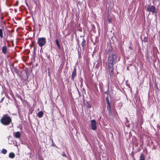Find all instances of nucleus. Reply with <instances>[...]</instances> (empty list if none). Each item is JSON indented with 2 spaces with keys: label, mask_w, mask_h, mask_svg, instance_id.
<instances>
[{
  "label": "nucleus",
  "mask_w": 160,
  "mask_h": 160,
  "mask_svg": "<svg viewBox=\"0 0 160 160\" xmlns=\"http://www.w3.org/2000/svg\"><path fill=\"white\" fill-rule=\"evenodd\" d=\"M117 62V56L113 53H109L108 62L110 75H112L113 72V64L116 63Z\"/></svg>",
  "instance_id": "1"
},
{
  "label": "nucleus",
  "mask_w": 160,
  "mask_h": 160,
  "mask_svg": "<svg viewBox=\"0 0 160 160\" xmlns=\"http://www.w3.org/2000/svg\"><path fill=\"white\" fill-rule=\"evenodd\" d=\"M11 122V118L7 114L3 115L0 120V122L4 126L8 125Z\"/></svg>",
  "instance_id": "2"
},
{
  "label": "nucleus",
  "mask_w": 160,
  "mask_h": 160,
  "mask_svg": "<svg viewBox=\"0 0 160 160\" xmlns=\"http://www.w3.org/2000/svg\"><path fill=\"white\" fill-rule=\"evenodd\" d=\"M46 39L45 38L42 37L39 38L38 40V44L39 46L42 48V46H44L46 43Z\"/></svg>",
  "instance_id": "3"
},
{
  "label": "nucleus",
  "mask_w": 160,
  "mask_h": 160,
  "mask_svg": "<svg viewBox=\"0 0 160 160\" xmlns=\"http://www.w3.org/2000/svg\"><path fill=\"white\" fill-rule=\"evenodd\" d=\"M92 129L93 130H95L97 128L96 122L95 120H92L91 121Z\"/></svg>",
  "instance_id": "4"
},
{
  "label": "nucleus",
  "mask_w": 160,
  "mask_h": 160,
  "mask_svg": "<svg viewBox=\"0 0 160 160\" xmlns=\"http://www.w3.org/2000/svg\"><path fill=\"white\" fill-rule=\"evenodd\" d=\"M155 7L154 6H148L147 11L153 13L155 12Z\"/></svg>",
  "instance_id": "5"
},
{
  "label": "nucleus",
  "mask_w": 160,
  "mask_h": 160,
  "mask_svg": "<svg viewBox=\"0 0 160 160\" xmlns=\"http://www.w3.org/2000/svg\"><path fill=\"white\" fill-rule=\"evenodd\" d=\"M76 76V68H74L72 72V79L73 80L74 79V78Z\"/></svg>",
  "instance_id": "6"
},
{
  "label": "nucleus",
  "mask_w": 160,
  "mask_h": 160,
  "mask_svg": "<svg viewBox=\"0 0 160 160\" xmlns=\"http://www.w3.org/2000/svg\"><path fill=\"white\" fill-rule=\"evenodd\" d=\"M7 48L6 46H4L2 47V52L4 54H5L7 52Z\"/></svg>",
  "instance_id": "7"
},
{
  "label": "nucleus",
  "mask_w": 160,
  "mask_h": 160,
  "mask_svg": "<svg viewBox=\"0 0 160 160\" xmlns=\"http://www.w3.org/2000/svg\"><path fill=\"white\" fill-rule=\"evenodd\" d=\"M14 136L16 138H20L21 136L20 133L19 132H15Z\"/></svg>",
  "instance_id": "8"
},
{
  "label": "nucleus",
  "mask_w": 160,
  "mask_h": 160,
  "mask_svg": "<svg viewBox=\"0 0 160 160\" xmlns=\"http://www.w3.org/2000/svg\"><path fill=\"white\" fill-rule=\"evenodd\" d=\"M12 72H15L17 73L19 72V70L18 69L16 68L13 67V68H12Z\"/></svg>",
  "instance_id": "9"
},
{
  "label": "nucleus",
  "mask_w": 160,
  "mask_h": 160,
  "mask_svg": "<svg viewBox=\"0 0 160 160\" xmlns=\"http://www.w3.org/2000/svg\"><path fill=\"white\" fill-rule=\"evenodd\" d=\"M43 114V112L41 111L39 112L38 114V117L39 118H41L42 117Z\"/></svg>",
  "instance_id": "10"
},
{
  "label": "nucleus",
  "mask_w": 160,
  "mask_h": 160,
  "mask_svg": "<svg viewBox=\"0 0 160 160\" xmlns=\"http://www.w3.org/2000/svg\"><path fill=\"white\" fill-rule=\"evenodd\" d=\"M82 40V41L81 43V45L82 47L83 48H84V46L85 45L86 40L84 38H83Z\"/></svg>",
  "instance_id": "11"
},
{
  "label": "nucleus",
  "mask_w": 160,
  "mask_h": 160,
  "mask_svg": "<svg viewBox=\"0 0 160 160\" xmlns=\"http://www.w3.org/2000/svg\"><path fill=\"white\" fill-rule=\"evenodd\" d=\"M9 157L10 158H13L15 157V154L12 152H11L9 155Z\"/></svg>",
  "instance_id": "12"
},
{
  "label": "nucleus",
  "mask_w": 160,
  "mask_h": 160,
  "mask_svg": "<svg viewBox=\"0 0 160 160\" xmlns=\"http://www.w3.org/2000/svg\"><path fill=\"white\" fill-rule=\"evenodd\" d=\"M55 42L56 45H57V46L58 48H60V45L59 44V42L58 40V39H56L55 40Z\"/></svg>",
  "instance_id": "13"
},
{
  "label": "nucleus",
  "mask_w": 160,
  "mask_h": 160,
  "mask_svg": "<svg viewBox=\"0 0 160 160\" xmlns=\"http://www.w3.org/2000/svg\"><path fill=\"white\" fill-rule=\"evenodd\" d=\"M0 37L1 38H2L3 37V31L1 29H0Z\"/></svg>",
  "instance_id": "14"
},
{
  "label": "nucleus",
  "mask_w": 160,
  "mask_h": 160,
  "mask_svg": "<svg viewBox=\"0 0 160 160\" xmlns=\"http://www.w3.org/2000/svg\"><path fill=\"white\" fill-rule=\"evenodd\" d=\"M139 160H145L144 156L142 155L141 154Z\"/></svg>",
  "instance_id": "15"
},
{
  "label": "nucleus",
  "mask_w": 160,
  "mask_h": 160,
  "mask_svg": "<svg viewBox=\"0 0 160 160\" xmlns=\"http://www.w3.org/2000/svg\"><path fill=\"white\" fill-rule=\"evenodd\" d=\"M107 109L108 110V111H110V112H111V108L110 107V105H107Z\"/></svg>",
  "instance_id": "16"
},
{
  "label": "nucleus",
  "mask_w": 160,
  "mask_h": 160,
  "mask_svg": "<svg viewBox=\"0 0 160 160\" xmlns=\"http://www.w3.org/2000/svg\"><path fill=\"white\" fill-rule=\"evenodd\" d=\"M2 152L3 154H6L7 152V150L5 149H3Z\"/></svg>",
  "instance_id": "17"
},
{
  "label": "nucleus",
  "mask_w": 160,
  "mask_h": 160,
  "mask_svg": "<svg viewBox=\"0 0 160 160\" xmlns=\"http://www.w3.org/2000/svg\"><path fill=\"white\" fill-rule=\"evenodd\" d=\"M106 102L107 103V105H108V104L110 105V103H109V100L108 97H107L106 98Z\"/></svg>",
  "instance_id": "18"
},
{
  "label": "nucleus",
  "mask_w": 160,
  "mask_h": 160,
  "mask_svg": "<svg viewBox=\"0 0 160 160\" xmlns=\"http://www.w3.org/2000/svg\"><path fill=\"white\" fill-rule=\"evenodd\" d=\"M87 107L88 108H91L92 107V106L90 103H89L88 102Z\"/></svg>",
  "instance_id": "19"
},
{
  "label": "nucleus",
  "mask_w": 160,
  "mask_h": 160,
  "mask_svg": "<svg viewBox=\"0 0 160 160\" xmlns=\"http://www.w3.org/2000/svg\"><path fill=\"white\" fill-rule=\"evenodd\" d=\"M4 98V97H3L1 99L0 102H2L3 101Z\"/></svg>",
  "instance_id": "20"
},
{
  "label": "nucleus",
  "mask_w": 160,
  "mask_h": 160,
  "mask_svg": "<svg viewBox=\"0 0 160 160\" xmlns=\"http://www.w3.org/2000/svg\"><path fill=\"white\" fill-rule=\"evenodd\" d=\"M62 155L65 157H66L65 154L64 152H63V153L62 154Z\"/></svg>",
  "instance_id": "21"
},
{
  "label": "nucleus",
  "mask_w": 160,
  "mask_h": 160,
  "mask_svg": "<svg viewBox=\"0 0 160 160\" xmlns=\"http://www.w3.org/2000/svg\"><path fill=\"white\" fill-rule=\"evenodd\" d=\"M108 112L109 114V115H110L112 114L111 113V111L110 112V111H108Z\"/></svg>",
  "instance_id": "22"
},
{
  "label": "nucleus",
  "mask_w": 160,
  "mask_h": 160,
  "mask_svg": "<svg viewBox=\"0 0 160 160\" xmlns=\"http://www.w3.org/2000/svg\"><path fill=\"white\" fill-rule=\"evenodd\" d=\"M108 22L109 23H110L111 22V20L110 19H109Z\"/></svg>",
  "instance_id": "23"
},
{
  "label": "nucleus",
  "mask_w": 160,
  "mask_h": 160,
  "mask_svg": "<svg viewBox=\"0 0 160 160\" xmlns=\"http://www.w3.org/2000/svg\"><path fill=\"white\" fill-rule=\"evenodd\" d=\"M36 48L35 47L34 48V49H33L34 52L36 50Z\"/></svg>",
  "instance_id": "24"
}]
</instances>
